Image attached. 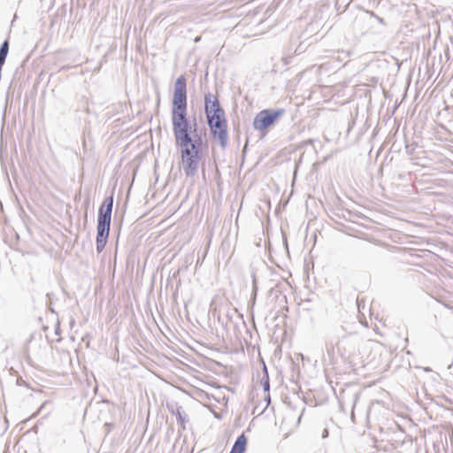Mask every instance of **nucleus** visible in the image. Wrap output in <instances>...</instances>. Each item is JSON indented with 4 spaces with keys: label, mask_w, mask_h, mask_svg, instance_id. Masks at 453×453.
Listing matches in <instances>:
<instances>
[{
    "label": "nucleus",
    "mask_w": 453,
    "mask_h": 453,
    "mask_svg": "<svg viewBox=\"0 0 453 453\" xmlns=\"http://www.w3.org/2000/svg\"><path fill=\"white\" fill-rule=\"evenodd\" d=\"M204 114L206 121L226 118L225 110L217 96L211 92L204 95Z\"/></svg>",
    "instance_id": "39448f33"
},
{
    "label": "nucleus",
    "mask_w": 453,
    "mask_h": 453,
    "mask_svg": "<svg viewBox=\"0 0 453 453\" xmlns=\"http://www.w3.org/2000/svg\"><path fill=\"white\" fill-rule=\"evenodd\" d=\"M248 438L242 433L234 441L229 453H245L247 449Z\"/></svg>",
    "instance_id": "6e6552de"
},
{
    "label": "nucleus",
    "mask_w": 453,
    "mask_h": 453,
    "mask_svg": "<svg viewBox=\"0 0 453 453\" xmlns=\"http://www.w3.org/2000/svg\"><path fill=\"white\" fill-rule=\"evenodd\" d=\"M50 410L45 413V416H47L48 414H50Z\"/></svg>",
    "instance_id": "2f4dec72"
},
{
    "label": "nucleus",
    "mask_w": 453,
    "mask_h": 453,
    "mask_svg": "<svg viewBox=\"0 0 453 453\" xmlns=\"http://www.w3.org/2000/svg\"><path fill=\"white\" fill-rule=\"evenodd\" d=\"M171 119L175 146L180 150L182 169L187 177H194L203 157L204 126L199 127L196 116L188 117L187 79L180 75L174 82Z\"/></svg>",
    "instance_id": "f257e3e1"
},
{
    "label": "nucleus",
    "mask_w": 453,
    "mask_h": 453,
    "mask_svg": "<svg viewBox=\"0 0 453 453\" xmlns=\"http://www.w3.org/2000/svg\"><path fill=\"white\" fill-rule=\"evenodd\" d=\"M265 401L266 402V406H268L271 403L270 391L268 393H265Z\"/></svg>",
    "instance_id": "dca6fc26"
},
{
    "label": "nucleus",
    "mask_w": 453,
    "mask_h": 453,
    "mask_svg": "<svg viewBox=\"0 0 453 453\" xmlns=\"http://www.w3.org/2000/svg\"><path fill=\"white\" fill-rule=\"evenodd\" d=\"M4 60L0 59V78L2 77V68L4 65Z\"/></svg>",
    "instance_id": "6ab92c4d"
},
{
    "label": "nucleus",
    "mask_w": 453,
    "mask_h": 453,
    "mask_svg": "<svg viewBox=\"0 0 453 453\" xmlns=\"http://www.w3.org/2000/svg\"><path fill=\"white\" fill-rule=\"evenodd\" d=\"M383 19L381 18H379V22H382Z\"/></svg>",
    "instance_id": "7c9ffc66"
},
{
    "label": "nucleus",
    "mask_w": 453,
    "mask_h": 453,
    "mask_svg": "<svg viewBox=\"0 0 453 453\" xmlns=\"http://www.w3.org/2000/svg\"><path fill=\"white\" fill-rule=\"evenodd\" d=\"M55 333H56V334H58V335H59V334H60V326H59V323H58V324H57V326H56Z\"/></svg>",
    "instance_id": "a211bd4d"
},
{
    "label": "nucleus",
    "mask_w": 453,
    "mask_h": 453,
    "mask_svg": "<svg viewBox=\"0 0 453 453\" xmlns=\"http://www.w3.org/2000/svg\"><path fill=\"white\" fill-rule=\"evenodd\" d=\"M265 409H267V406H265V409H263L262 412L265 411Z\"/></svg>",
    "instance_id": "473e14b6"
},
{
    "label": "nucleus",
    "mask_w": 453,
    "mask_h": 453,
    "mask_svg": "<svg viewBox=\"0 0 453 453\" xmlns=\"http://www.w3.org/2000/svg\"><path fill=\"white\" fill-rule=\"evenodd\" d=\"M49 310H50L52 313L56 314L55 310H54L53 308H51L50 306H49Z\"/></svg>",
    "instance_id": "5701e85b"
},
{
    "label": "nucleus",
    "mask_w": 453,
    "mask_h": 453,
    "mask_svg": "<svg viewBox=\"0 0 453 453\" xmlns=\"http://www.w3.org/2000/svg\"><path fill=\"white\" fill-rule=\"evenodd\" d=\"M339 404H340L341 409H342V402L341 401H339Z\"/></svg>",
    "instance_id": "cd10ccee"
},
{
    "label": "nucleus",
    "mask_w": 453,
    "mask_h": 453,
    "mask_svg": "<svg viewBox=\"0 0 453 453\" xmlns=\"http://www.w3.org/2000/svg\"><path fill=\"white\" fill-rule=\"evenodd\" d=\"M166 408L171 414L176 417L177 422L180 425L182 430H185V424L188 421V418L182 406L176 402H170L166 403Z\"/></svg>",
    "instance_id": "0eeeda50"
},
{
    "label": "nucleus",
    "mask_w": 453,
    "mask_h": 453,
    "mask_svg": "<svg viewBox=\"0 0 453 453\" xmlns=\"http://www.w3.org/2000/svg\"><path fill=\"white\" fill-rule=\"evenodd\" d=\"M16 384L20 387L21 386L27 387V388L29 387V384L26 380H24L20 376L17 377Z\"/></svg>",
    "instance_id": "4468645a"
},
{
    "label": "nucleus",
    "mask_w": 453,
    "mask_h": 453,
    "mask_svg": "<svg viewBox=\"0 0 453 453\" xmlns=\"http://www.w3.org/2000/svg\"><path fill=\"white\" fill-rule=\"evenodd\" d=\"M265 409H267V406H265V409H263L262 412L265 411Z\"/></svg>",
    "instance_id": "72a5a7b5"
},
{
    "label": "nucleus",
    "mask_w": 453,
    "mask_h": 453,
    "mask_svg": "<svg viewBox=\"0 0 453 453\" xmlns=\"http://www.w3.org/2000/svg\"><path fill=\"white\" fill-rule=\"evenodd\" d=\"M360 342V337L357 334H349L343 335L336 343L337 351L343 357L345 354L349 356L353 354L357 346Z\"/></svg>",
    "instance_id": "423d86ee"
},
{
    "label": "nucleus",
    "mask_w": 453,
    "mask_h": 453,
    "mask_svg": "<svg viewBox=\"0 0 453 453\" xmlns=\"http://www.w3.org/2000/svg\"><path fill=\"white\" fill-rule=\"evenodd\" d=\"M105 426H107V427H110L111 424L110 423H106Z\"/></svg>",
    "instance_id": "c85d7f7f"
},
{
    "label": "nucleus",
    "mask_w": 453,
    "mask_h": 453,
    "mask_svg": "<svg viewBox=\"0 0 453 453\" xmlns=\"http://www.w3.org/2000/svg\"><path fill=\"white\" fill-rule=\"evenodd\" d=\"M206 123L211 137L219 143L222 150H226L228 145L226 118L206 121Z\"/></svg>",
    "instance_id": "20e7f679"
},
{
    "label": "nucleus",
    "mask_w": 453,
    "mask_h": 453,
    "mask_svg": "<svg viewBox=\"0 0 453 453\" xmlns=\"http://www.w3.org/2000/svg\"><path fill=\"white\" fill-rule=\"evenodd\" d=\"M226 316L231 319L232 315H231V311L228 310L227 312H226Z\"/></svg>",
    "instance_id": "4be33fe9"
},
{
    "label": "nucleus",
    "mask_w": 453,
    "mask_h": 453,
    "mask_svg": "<svg viewBox=\"0 0 453 453\" xmlns=\"http://www.w3.org/2000/svg\"><path fill=\"white\" fill-rule=\"evenodd\" d=\"M326 436H327V430H325L323 434V437L325 438Z\"/></svg>",
    "instance_id": "b1692460"
},
{
    "label": "nucleus",
    "mask_w": 453,
    "mask_h": 453,
    "mask_svg": "<svg viewBox=\"0 0 453 453\" xmlns=\"http://www.w3.org/2000/svg\"><path fill=\"white\" fill-rule=\"evenodd\" d=\"M326 348L327 354L329 356L334 355V345L332 342H330V343L326 342Z\"/></svg>",
    "instance_id": "ddd939ff"
},
{
    "label": "nucleus",
    "mask_w": 453,
    "mask_h": 453,
    "mask_svg": "<svg viewBox=\"0 0 453 453\" xmlns=\"http://www.w3.org/2000/svg\"><path fill=\"white\" fill-rule=\"evenodd\" d=\"M263 374H268L267 367L265 362H263Z\"/></svg>",
    "instance_id": "aec40b11"
},
{
    "label": "nucleus",
    "mask_w": 453,
    "mask_h": 453,
    "mask_svg": "<svg viewBox=\"0 0 453 453\" xmlns=\"http://www.w3.org/2000/svg\"><path fill=\"white\" fill-rule=\"evenodd\" d=\"M248 142H249V141L247 140V141H246V143H245V145H244V147H243V149H242V153H243V154L246 152L247 146H248Z\"/></svg>",
    "instance_id": "412c9836"
},
{
    "label": "nucleus",
    "mask_w": 453,
    "mask_h": 453,
    "mask_svg": "<svg viewBox=\"0 0 453 453\" xmlns=\"http://www.w3.org/2000/svg\"><path fill=\"white\" fill-rule=\"evenodd\" d=\"M49 405H51V402L50 401H45L44 403H42V405L40 406L38 411L39 412H42L44 409H46Z\"/></svg>",
    "instance_id": "2eb2a0df"
},
{
    "label": "nucleus",
    "mask_w": 453,
    "mask_h": 453,
    "mask_svg": "<svg viewBox=\"0 0 453 453\" xmlns=\"http://www.w3.org/2000/svg\"><path fill=\"white\" fill-rule=\"evenodd\" d=\"M283 108H268L261 110L253 119V127L258 131L261 137H265L269 129L273 127L284 115Z\"/></svg>",
    "instance_id": "7ed1b4c3"
},
{
    "label": "nucleus",
    "mask_w": 453,
    "mask_h": 453,
    "mask_svg": "<svg viewBox=\"0 0 453 453\" xmlns=\"http://www.w3.org/2000/svg\"><path fill=\"white\" fill-rule=\"evenodd\" d=\"M51 295H52V294H50V293H48V294H47V297H48V299H49L50 301V296H51Z\"/></svg>",
    "instance_id": "393cba45"
},
{
    "label": "nucleus",
    "mask_w": 453,
    "mask_h": 453,
    "mask_svg": "<svg viewBox=\"0 0 453 453\" xmlns=\"http://www.w3.org/2000/svg\"><path fill=\"white\" fill-rule=\"evenodd\" d=\"M105 426H107V427H110L111 424L110 423H106Z\"/></svg>",
    "instance_id": "c756f323"
},
{
    "label": "nucleus",
    "mask_w": 453,
    "mask_h": 453,
    "mask_svg": "<svg viewBox=\"0 0 453 453\" xmlns=\"http://www.w3.org/2000/svg\"><path fill=\"white\" fill-rule=\"evenodd\" d=\"M417 147V143L413 142L411 144H406L405 150L408 155H411L414 152L415 148Z\"/></svg>",
    "instance_id": "f8f14e48"
},
{
    "label": "nucleus",
    "mask_w": 453,
    "mask_h": 453,
    "mask_svg": "<svg viewBox=\"0 0 453 453\" xmlns=\"http://www.w3.org/2000/svg\"><path fill=\"white\" fill-rule=\"evenodd\" d=\"M257 278L255 273H252V293L250 296V300L249 302V307L250 309V314L253 317V308L256 303V298L257 294Z\"/></svg>",
    "instance_id": "1a4fd4ad"
},
{
    "label": "nucleus",
    "mask_w": 453,
    "mask_h": 453,
    "mask_svg": "<svg viewBox=\"0 0 453 453\" xmlns=\"http://www.w3.org/2000/svg\"><path fill=\"white\" fill-rule=\"evenodd\" d=\"M357 399V394L353 395V396H352V402H353L352 409H354V407H355Z\"/></svg>",
    "instance_id": "f3484780"
},
{
    "label": "nucleus",
    "mask_w": 453,
    "mask_h": 453,
    "mask_svg": "<svg viewBox=\"0 0 453 453\" xmlns=\"http://www.w3.org/2000/svg\"><path fill=\"white\" fill-rule=\"evenodd\" d=\"M232 312H233V313H236V312H237V310H236V309H232Z\"/></svg>",
    "instance_id": "a878e982"
},
{
    "label": "nucleus",
    "mask_w": 453,
    "mask_h": 453,
    "mask_svg": "<svg viewBox=\"0 0 453 453\" xmlns=\"http://www.w3.org/2000/svg\"><path fill=\"white\" fill-rule=\"evenodd\" d=\"M113 203L114 197L111 194L104 198L98 209L96 237L97 253H101L108 242Z\"/></svg>",
    "instance_id": "f03ea898"
},
{
    "label": "nucleus",
    "mask_w": 453,
    "mask_h": 453,
    "mask_svg": "<svg viewBox=\"0 0 453 453\" xmlns=\"http://www.w3.org/2000/svg\"><path fill=\"white\" fill-rule=\"evenodd\" d=\"M260 383L263 387V390L265 393H268L270 391V378L269 374H263Z\"/></svg>",
    "instance_id": "9b49d317"
},
{
    "label": "nucleus",
    "mask_w": 453,
    "mask_h": 453,
    "mask_svg": "<svg viewBox=\"0 0 453 453\" xmlns=\"http://www.w3.org/2000/svg\"><path fill=\"white\" fill-rule=\"evenodd\" d=\"M199 40H200V37H196V38L195 39V42H198Z\"/></svg>",
    "instance_id": "bb28decb"
},
{
    "label": "nucleus",
    "mask_w": 453,
    "mask_h": 453,
    "mask_svg": "<svg viewBox=\"0 0 453 453\" xmlns=\"http://www.w3.org/2000/svg\"><path fill=\"white\" fill-rule=\"evenodd\" d=\"M9 52V42L4 40L0 45V59L6 60Z\"/></svg>",
    "instance_id": "9d476101"
}]
</instances>
